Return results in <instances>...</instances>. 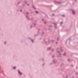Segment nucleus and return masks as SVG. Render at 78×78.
Segmentation results:
<instances>
[{
  "label": "nucleus",
  "instance_id": "obj_36",
  "mask_svg": "<svg viewBox=\"0 0 78 78\" xmlns=\"http://www.w3.org/2000/svg\"><path fill=\"white\" fill-rule=\"evenodd\" d=\"M44 64H43V66H44Z\"/></svg>",
  "mask_w": 78,
  "mask_h": 78
},
{
  "label": "nucleus",
  "instance_id": "obj_5",
  "mask_svg": "<svg viewBox=\"0 0 78 78\" xmlns=\"http://www.w3.org/2000/svg\"><path fill=\"white\" fill-rule=\"evenodd\" d=\"M51 48L49 47V48H48L47 50H50V49Z\"/></svg>",
  "mask_w": 78,
  "mask_h": 78
},
{
  "label": "nucleus",
  "instance_id": "obj_12",
  "mask_svg": "<svg viewBox=\"0 0 78 78\" xmlns=\"http://www.w3.org/2000/svg\"><path fill=\"white\" fill-rule=\"evenodd\" d=\"M32 27H33V26H31V27H30V28H32Z\"/></svg>",
  "mask_w": 78,
  "mask_h": 78
},
{
  "label": "nucleus",
  "instance_id": "obj_1",
  "mask_svg": "<svg viewBox=\"0 0 78 78\" xmlns=\"http://www.w3.org/2000/svg\"><path fill=\"white\" fill-rule=\"evenodd\" d=\"M53 62L54 64H56V61H55V60H54L53 61Z\"/></svg>",
  "mask_w": 78,
  "mask_h": 78
},
{
  "label": "nucleus",
  "instance_id": "obj_22",
  "mask_svg": "<svg viewBox=\"0 0 78 78\" xmlns=\"http://www.w3.org/2000/svg\"><path fill=\"white\" fill-rule=\"evenodd\" d=\"M44 23H46V22H44Z\"/></svg>",
  "mask_w": 78,
  "mask_h": 78
},
{
  "label": "nucleus",
  "instance_id": "obj_33",
  "mask_svg": "<svg viewBox=\"0 0 78 78\" xmlns=\"http://www.w3.org/2000/svg\"><path fill=\"white\" fill-rule=\"evenodd\" d=\"M56 44H57V42H56Z\"/></svg>",
  "mask_w": 78,
  "mask_h": 78
},
{
  "label": "nucleus",
  "instance_id": "obj_14",
  "mask_svg": "<svg viewBox=\"0 0 78 78\" xmlns=\"http://www.w3.org/2000/svg\"><path fill=\"white\" fill-rule=\"evenodd\" d=\"M13 69H16V67H14L13 68Z\"/></svg>",
  "mask_w": 78,
  "mask_h": 78
},
{
  "label": "nucleus",
  "instance_id": "obj_4",
  "mask_svg": "<svg viewBox=\"0 0 78 78\" xmlns=\"http://www.w3.org/2000/svg\"><path fill=\"white\" fill-rule=\"evenodd\" d=\"M55 27V29H56L57 27H56V26L55 23H54Z\"/></svg>",
  "mask_w": 78,
  "mask_h": 78
},
{
  "label": "nucleus",
  "instance_id": "obj_6",
  "mask_svg": "<svg viewBox=\"0 0 78 78\" xmlns=\"http://www.w3.org/2000/svg\"><path fill=\"white\" fill-rule=\"evenodd\" d=\"M57 52L58 53H59V55H61V54H60V52L59 51H58Z\"/></svg>",
  "mask_w": 78,
  "mask_h": 78
},
{
  "label": "nucleus",
  "instance_id": "obj_31",
  "mask_svg": "<svg viewBox=\"0 0 78 78\" xmlns=\"http://www.w3.org/2000/svg\"><path fill=\"white\" fill-rule=\"evenodd\" d=\"M17 4H19V2H18V3H17Z\"/></svg>",
  "mask_w": 78,
  "mask_h": 78
},
{
  "label": "nucleus",
  "instance_id": "obj_16",
  "mask_svg": "<svg viewBox=\"0 0 78 78\" xmlns=\"http://www.w3.org/2000/svg\"><path fill=\"white\" fill-rule=\"evenodd\" d=\"M62 17H64V15H62Z\"/></svg>",
  "mask_w": 78,
  "mask_h": 78
},
{
  "label": "nucleus",
  "instance_id": "obj_25",
  "mask_svg": "<svg viewBox=\"0 0 78 78\" xmlns=\"http://www.w3.org/2000/svg\"><path fill=\"white\" fill-rule=\"evenodd\" d=\"M27 14H28V12H27Z\"/></svg>",
  "mask_w": 78,
  "mask_h": 78
},
{
  "label": "nucleus",
  "instance_id": "obj_21",
  "mask_svg": "<svg viewBox=\"0 0 78 78\" xmlns=\"http://www.w3.org/2000/svg\"><path fill=\"white\" fill-rule=\"evenodd\" d=\"M51 16H54V14H53Z\"/></svg>",
  "mask_w": 78,
  "mask_h": 78
},
{
  "label": "nucleus",
  "instance_id": "obj_18",
  "mask_svg": "<svg viewBox=\"0 0 78 78\" xmlns=\"http://www.w3.org/2000/svg\"><path fill=\"white\" fill-rule=\"evenodd\" d=\"M33 7L34 8V9H35V8H34V6H33Z\"/></svg>",
  "mask_w": 78,
  "mask_h": 78
},
{
  "label": "nucleus",
  "instance_id": "obj_23",
  "mask_svg": "<svg viewBox=\"0 0 78 78\" xmlns=\"http://www.w3.org/2000/svg\"><path fill=\"white\" fill-rule=\"evenodd\" d=\"M34 25H36V24H34Z\"/></svg>",
  "mask_w": 78,
  "mask_h": 78
},
{
  "label": "nucleus",
  "instance_id": "obj_17",
  "mask_svg": "<svg viewBox=\"0 0 78 78\" xmlns=\"http://www.w3.org/2000/svg\"><path fill=\"white\" fill-rule=\"evenodd\" d=\"M55 56V55H53L52 56V58H53V57H54Z\"/></svg>",
  "mask_w": 78,
  "mask_h": 78
},
{
  "label": "nucleus",
  "instance_id": "obj_20",
  "mask_svg": "<svg viewBox=\"0 0 78 78\" xmlns=\"http://www.w3.org/2000/svg\"><path fill=\"white\" fill-rule=\"evenodd\" d=\"M22 10H21L20 11V12H22Z\"/></svg>",
  "mask_w": 78,
  "mask_h": 78
},
{
  "label": "nucleus",
  "instance_id": "obj_35",
  "mask_svg": "<svg viewBox=\"0 0 78 78\" xmlns=\"http://www.w3.org/2000/svg\"><path fill=\"white\" fill-rule=\"evenodd\" d=\"M68 61H69V60H68Z\"/></svg>",
  "mask_w": 78,
  "mask_h": 78
},
{
  "label": "nucleus",
  "instance_id": "obj_32",
  "mask_svg": "<svg viewBox=\"0 0 78 78\" xmlns=\"http://www.w3.org/2000/svg\"><path fill=\"white\" fill-rule=\"evenodd\" d=\"M49 27H51V26H50Z\"/></svg>",
  "mask_w": 78,
  "mask_h": 78
},
{
  "label": "nucleus",
  "instance_id": "obj_7",
  "mask_svg": "<svg viewBox=\"0 0 78 78\" xmlns=\"http://www.w3.org/2000/svg\"><path fill=\"white\" fill-rule=\"evenodd\" d=\"M26 17L27 18V19H29V18H28V16H26Z\"/></svg>",
  "mask_w": 78,
  "mask_h": 78
},
{
  "label": "nucleus",
  "instance_id": "obj_30",
  "mask_svg": "<svg viewBox=\"0 0 78 78\" xmlns=\"http://www.w3.org/2000/svg\"><path fill=\"white\" fill-rule=\"evenodd\" d=\"M42 60L43 61H44V59H42Z\"/></svg>",
  "mask_w": 78,
  "mask_h": 78
},
{
  "label": "nucleus",
  "instance_id": "obj_24",
  "mask_svg": "<svg viewBox=\"0 0 78 78\" xmlns=\"http://www.w3.org/2000/svg\"><path fill=\"white\" fill-rule=\"evenodd\" d=\"M52 51H53V49L52 50Z\"/></svg>",
  "mask_w": 78,
  "mask_h": 78
},
{
  "label": "nucleus",
  "instance_id": "obj_34",
  "mask_svg": "<svg viewBox=\"0 0 78 78\" xmlns=\"http://www.w3.org/2000/svg\"><path fill=\"white\" fill-rule=\"evenodd\" d=\"M71 66H72V65H71Z\"/></svg>",
  "mask_w": 78,
  "mask_h": 78
},
{
  "label": "nucleus",
  "instance_id": "obj_19",
  "mask_svg": "<svg viewBox=\"0 0 78 78\" xmlns=\"http://www.w3.org/2000/svg\"><path fill=\"white\" fill-rule=\"evenodd\" d=\"M25 3H27V2H25Z\"/></svg>",
  "mask_w": 78,
  "mask_h": 78
},
{
  "label": "nucleus",
  "instance_id": "obj_27",
  "mask_svg": "<svg viewBox=\"0 0 78 78\" xmlns=\"http://www.w3.org/2000/svg\"><path fill=\"white\" fill-rule=\"evenodd\" d=\"M42 34H44V32H43V33H42Z\"/></svg>",
  "mask_w": 78,
  "mask_h": 78
},
{
  "label": "nucleus",
  "instance_id": "obj_11",
  "mask_svg": "<svg viewBox=\"0 0 78 78\" xmlns=\"http://www.w3.org/2000/svg\"><path fill=\"white\" fill-rule=\"evenodd\" d=\"M6 44V42H4V44Z\"/></svg>",
  "mask_w": 78,
  "mask_h": 78
},
{
  "label": "nucleus",
  "instance_id": "obj_9",
  "mask_svg": "<svg viewBox=\"0 0 78 78\" xmlns=\"http://www.w3.org/2000/svg\"><path fill=\"white\" fill-rule=\"evenodd\" d=\"M60 24H62V22H61L60 23Z\"/></svg>",
  "mask_w": 78,
  "mask_h": 78
},
{
  "label": "nucleus",
  "instance_id": "obj_29",
  "mask_svg": "<svg viewBox=\"0 0 78 78\" xmlns=\"http://www.w3.org/2000/svg\"><path fill=\"white\" fill-rule=\"evenodd\" d=\"M61 51H62V50H61Z\"/></svg>",
  "mask_w": 78,
  "mask_h": 78
},
{
  "label": "nucleus",
  "instance_id": "obj_15",
  "mask_svg": "<svg viewBox=\"0 0 78 78\" xmlns=\"http://www.w3.org/2000/svg\"><path fill=\"white\" fill-rule=\"evenodd\" d=\"M35 12H36V13H38V12H37V11H36Z\"/></svg>",
  "mask_w": 78,
  "mask_h": 78
},
{
  "label": "nucleus",
  "instance_id": "obj_2",
  "mask_svg": "<svg viewBox=\"0 0 78 78\" xmlns=\"http://www.w3.org/2000/svg\"><path fill=\"white\" fill-rule=\"evenodd\" d=\"M18 72L20 75H22V73H20V71H18Z\"/></svg>",
  "mask_w": 78,
  "mask_h": 78
},
{
  "label": "nucleus",
  "instance_id": "obj_10",
  "mask_svg": "<svg viewBox=\"0 0 78 78\" xmlns=\"http://www.w3.org/2000/svg\"><path fill=\"white\" fill-rule=\"evenodd\" d=\"M31 41L33 43L34 42V41H33V40H31Z\"/></svg>",
  "mask_w": 78,
  "mask_h": 78
},
{
  "label": "nucleus",
  "instance_id": "obj_26",
  "mask_svg": "<svg viewBox=\"0 0 78 78\" xmlns=\"http://www.w3.org/2000/svg\"><path fill=\"white\" fill-rule=\"evenodd\" d=\"M27 6H29V4H27Z\"/></svg>",
  "mask_w": 78,
  "mask_h": 78
},
{
  "label": "nucleus",
  "instance_id": "obj_8",
  "mask_svg": "<svg viewBox=\"0 0 78 78\" xmlns=\"http://www.w3.org/2000/svg\"><path fill=\"white\" fill-rule=\"evenodd\" d=\"M55 2V3H60V2Z\"/></svg>",
  "mask_w": 78,
  "mask_h": 78
},
{
  "label": "nucleus",
  "instance_id": "obj_13",
  "mask_svg": "<svg viewBox=\"0 0 78 78\" xmlns=\"http://www.w3.org/2000/svg\"><path fill=\"white\" fill-rule=\"evenodd\" d=\"M66 55V53H64L63 54V55Z\"/></svg>",
  "mask_w": 78,
  "mask_h": 78
},
{
  "label": "nucleus",
  "instance_id": "obj_3",
  "mask_svg": "<svg viewBox=\"0 0 78 78\" xmlns=\"http://www.w3.org/2000/svg\"><path fill=\"white\" fill-rule=\"evenodd\" d=\"M72 12L73 14H75V11L74 10H72Z\"/></svg>",
  "mask_w": 78,
  "mask_h": 78
},
{
  "label": "nucleus",
  "instance_id": "obj_28",
  "mask_svg": "<svg viewBox=\"0 0 78 78\" xmlns=\"http://www.w3.org/2000/svg\"><path fill=\"white\" fill-rule=\"evenodd\" d=\"M57 40H58V38H57Z\"/></svg>",
  "mask_w": 78,
  "mask_h": 78
}]
</instances>
